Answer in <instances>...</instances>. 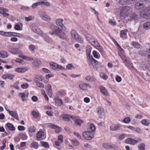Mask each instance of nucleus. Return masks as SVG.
Masks as SVG:
<instances>
[{
    "mask_svg": "<svg viewBox=\"0 0 150 150\" xmlns=\"http://www.w3.org/2000/svg\"><path fill=\"white\" fill-rule=\"evenodd\" d=\"M36 129V128L35 126H30L28 128V131L30 132H34Z\"/></svg>",
    "mask_w": 150,
    "mask_h": 150,
    "instance_id": "nucleus-51",
    "label": "nucleus"
},
{
    "mask_svg": "<svg viewBox=\"0 0 150 150\" xmlns=\"http://www.w3.org/2000/svg\"><path fill=\"white\" fill-rule=\"evenodd\" d=\"M36 83L37 86L38 87L41 88H44V85L43 84L40 82L39 81H37L36 82Z\"/></svg>",
    "mask_w": 150,
    "mask_h": 150,
    "instance_id": "nucleus-48",
    "label": "nucleus"
},
{
    "mask_svg": "<svg viewBox=\"0 0 150 150\" xmlns=\"http://www.w3.org/2000/svg\"><path fill=\"white\" fill-rule=\"evenodd\" d=\"M125 65L129 68H133V66L132 63L130 62L129 61L127 60L124 63Z\"/></svg>",
    "mask_w": 150,
    "mask_h": 150,
    "instance_id": "nucleus-45",
    "label": "nucleus"
},
{
    "mask_svg": "<svg viewBox=\"0 0 150 150\" xmlns=\"http://www.w3.org/2000/svg\"><path fill=\"white\" fill-rule=\"evenodd\" d=\"M28 70V69L25 68H17L15 70V71L19 73H23Z\"/></svg>",
    "mask_w": 150,
    "mask_h": 150,
    "instance_id": "nucleus-28",
    "label": "nucleus"
},
{
    "mask_svg": "<svg viewBox=\"0 0 150 150\" xmlns=\"http://www.w3.org/2000/svg\"><path fill=\"white\" fill-rule=\"evenodd\" d=\"M63 21V19H57L56 21V23L57 25L60 26L62 29L65 31L66 30V28L63 25V24L62 23Z\"/></svg>",
    "mask_w": 150,
    "mask_h": 150,
    "instance_id": "nucleus-16",
    "label": "nucleus"
},
{
    "mask_svg": "<svg viewBox=\"0 0 150 150\" xmlns=\"http://www.w3.org/2000/svg\"><path fill=\"white\" fill-rule=\"evenodd\" d=\"M119 56L121 58L122 60V61L124 63L127 60V57L125 55L122 54H119Z\"/></svg>",
    "mask_w": 150,
    "mask_h": 150,
    "instance_id": "nucleus-49",
    "label": "nucleus"
},
{
    "mask_svg": "<svg viewBox=\"0 0 150 150\" xmlns=\"http://www.w3.org/2000/svg\"><path fill=\"white\" fill-rule=\"evenodd\" d=\"M93 54L94 58L96 59H99L100 57V54L96 50H93Z\"/></svg>",
    "mask_w": 150,
    "mask_h": 150,
    "instance_id": "nucleus-41",
    "label": "nucleus"
},
{
    "mask_svg": "<svg viewBox=\"0 0 150 150\" xmlns=\"http://www.w3.org/2000/svg\"><path fill=\"white\" fill-rule=\"evenodd\" d=\"M20 137L23 140L26 139L28 138V136L25 133H22L19 134Z\"/></svg>",
    "mask_w": 150,
    "mask_h": 150,
    "instance_id": "nucleus-37",
    "label": "nucleus"
},
{
    "mask_svg": "<svg viewBox=\"0 0 150 150\" xmlns=\"http://www.w3.org/2000/svg\"><path fill=\"white\" fill-rule=\"evenodd\" d=\"M100 75L101 78H102L104 80H106L108 79V76L105 75V74L101 73L100 74Z\"/></svg>",
    "mask_w": 150,
    "mask_h": 150,
    "instance_id": "nucleus-57",
    "label": "nucleus"
},
{
    "mask_svg": "<svg viewBox=\"0 0 150 150\" xmlns=\"http://www.w3.org/2000/svg\"><path fill=\"white\" fill-rule=\"evenodd\" d=\"M44 40L48 42L50 41L51 40V39L47 35L44 36Z\"/></svg>",
    "mask_w": 150,
    "mask_h": 150,
    "instance_id": "nucleus-60",
    "label": "nucleus"
},
{
    "mask_svg": "<svg viewBox=\"0 0 150 150\" xmlns=\"http://www.w3.org/2000/svg\"><path fill=\"white\" fill-rule=\"evenodd\" d=\"M121 125L120 124L112 125L110 127V129L111 131H115L120 129Z\"/></svg>",
    "mask_w": 150,
    "mask_h": 150,
    "instance_id": "nucleus-25",
    "label": "nucleus"
},
{
    "mask_svg": "<svg viewBox=\"0 0 150 150\" xmlns=\"http://www.w3.org/2000/svg\"><path fill=\"white\" fill-rule=\"evenodd\" d=\"M6 110L12 117H13L17 120H19L18 115L16 112L14 111L10 110L9 109Z\"/></svg>",
    "mask_w": 150,
    "mask_h": 150,
    "instance_id": "nucleus-21",
    "label": "nucleus"
},
{
    "mask_svg": "<svg viewBox=\"0 0 150 150\" xmlns=\"http://www.w3.org/2000/svg\"><path fill=\"white\" fill-rule=\"evenodd\" d=\"M119 3L120 4L122 5L127 4V0H119Z\"/></svg>",
    "mask_w": 150,
    "mask_h": 150,
    "instance_id": "nucleus-55",
    "label": "nucleus"
},
{
    "mask_svg": "<svg viewBox=\"0 0 150 150\" xmlns=\"http://www.w3.org/2000/svg\"><path fill=\"white\" fill-rule=\"evenodd\" d=\"M86 54L87 59H90L91 56V51L92 50V47L90 45H87L86 47Z\"/></svg>",
    "mask_w": 150,
    "mask_h": 150,
    "instance_id": "nucleus-19",
    "label": "nucleus"
},
{
    "mask_svg": "<svg viewBox=\"0 0 150 150\" xmlns=\"http://www.w3.org/2000/svg\"><path fill=\"white\" fill-rule=\"evenodd\" d=\"M18 129L19 131H24L25 130V128L24 126L19 125L18 127Z\"/></svg>",
    "mask_w": 150,
    "mask_h": 150,
    "instance_id": "nucleus-62",
    "label": "nucleus"
},
{
    "mask_svg": "<svg viewBox=\"0 0 150 150\" xmlns=\"http://www.w3.org/2000/svg\"><path fill=\"white\" fill-rule=\"evenodd\" d=\"M14 77V75L11 74H6L2 76V78L4 79H8L12 80Z\"/></svg>",
    "mask_w": 150,
    "mask_h": 150,
    "instance_id": "nucleus-17",
    "label": "nucleus"
},
{
    "mask_svg": "<svg viewBox=\"0 0 150 150\" xmlns=\"http://www.w3.org/2000/svg\"><path fill=\"white\" fill-rule=\"evenodd\" d=\"M130 8H131L129 6H123L121 8L120 11V13H127L130 10Z\"/></svg>",
    "mask_w": 150,
    "mask_h": 150,
    "instance_id": "nucleus-30",
    "label": "nucleus"
},
{
    "mask_svg": "<svg viewBox=\"0 0 150 150\" xmlns=\"http://www.w3.org/2000/svg\"><path fill=\"white\" fill-rule=\"evenodd\" d=\"M143 28L146 30L150 29V23L146 22L144 23L143 25Z\"/></svg>",
    "mask_w": 150,
    "mask_h": 150,
    "instance_id": "nucleus-36",
    "label": "nucleus"
},
{
    "mask_svg": "<svg viewBox=\"0 0 150 150\" xmlns=\"http://www.w3.org/2000/svg\"><path fill=\"white\" fill-rule=\"evenodd\" d=\"M100 91L104 95L107 96L108 95V92L106 88L103 86H100L99 87Z\"/></svg>",
    "mask_w": 150,
    "mask_h": 150,
    "instance_id": "nucleus-22",
    "label": "nucleus"
},
{
    "mask_svg": "<svg viewBox=\"0 0 150 150\" xmlns=\"http://www.w3.org/2000/svg\"><path fill=\"white\" fill-rule=\"evenodd\" d=\"M33 32L40 35L43 36V33L41 30L36 26H32L31 28Z\"/></svg>",
    "mask_w": 150,
    "mask_h": 150,
    "instance_id": "nucleus-10",
    "label": "nucleus"
},
{
    "mask_svg": "<svg viewBox=\"0 0 150 150\" xmlns=\"http://www.w3.org/2000/svg\"><path fill=\"white\" fill-rule=\"evenodd\" d=\"M138 142V141L134 140L131 138L127 139L125 140V142L127 144H129L132 145H134Z\"/></svg>",
    "mask_w": 150,
    "mask_h": 150,
    "instance_id": "nucleus-14",
    "label": "nucleus"
},
{
    "mask_svg": "<svg viewBox=\"0 0 150 150\" xmlns=\"http://www.w3.org/2000/svg\"><path fill=\"white\" fill-rule=\"evenodd\" d=\"M82 135L83 137L87 140L91 139L94 137L93 132L89 131L83 132Z\"/></svg>",
    "mask_w": 150,
    "mask_h": 150,
    "instance_id": "nucleus-8",
    "label": "nucleus"
},
{
    "mask_svg": "<svg viewBox=\"0 0 150 150\" xmlns=\"http://www.w3.org/2000/svg\"><path fill=\"white\" fill-rule=\"evenodd\" d=\"M34 17L30 16H29L28 17H25V19L26 21H28L33 20L34 19Z\"/></svg>",
    "mask_w": 150,
    "mask_h": 150,
    "instance_id": "nucleus-59",
    "label": "nucleus"
},
{
    "mask_svg": "<svg viewBox=\"0 0 150 150\" xmlns=\"http://www.w3.org/2000/svg\"><path fill=\"white\" fill-rule=\"evenodd\" d=\"M40 143L41 146L44 147L48 149L49 148V144L47 142L41 141L40 142Z\"/></svg>",
    "mask_w": 150,
    "mask_h": 150,
    "instance_id": "nucleus-38",
    "label": "nucleus"
},
{
    "mask_svg": "<svg viewBox=\"0 0 150 150\" xmlns=\"http://www.w3.org/2000/svg\"><path fill=\"white\" fill-rule=\"evenodd\" d=\"M54 101L56 105L58 106H61L63 104L62 100L57 96L55 97Z\"/></svg>",
    "mask_w": 150,
    "mask_h": 150,
    "instance_id": "nucleus-23",
    "label": "nucleus"
},
{
    "mask_svg": "<svg viewBox=\"0 0 150 150\" xmlns=\"http://www.w3.org/2000/svg\"><path fill=\"white\" fill-rule=\"evenodd\" d=\"M88 61L89 65H91L95 70H97V66L98 64V62L95 59L91 56L90 59H87Z\"/></svg>",
    "mask_w": 150,
    "mask_h": 150,
    "instance_id": "nucleus-5",
    "label": "nucleus"
},
{
    "mask_svg": "<svg viewBox=\"0 0 150 150\" xmlns=\"http://www.w3.org/2000/svg\"><path fill=\"white\" fill-rule=\"evenodd\" d=\"M90 128L92 131V132L95 131L96 128L95 126L93 124H91L90 126Z\"/></svg>",
    "mask_w": 150,
    "mask_h": 150,
    "instance_id": "nucleus-61",
    "label": "nucleus"
},
{
    "mask_svg": "<svg viewBox=\"0 0 150 150\" xmlns=\"http://www.w3.org/2000/svg\"><path fill=\"white\" fill-rule=\"evenodd\" d=\"M74 68V67L71 64H69L66 66V69H71Z\"/></svg>",
    "mask_w": 150,
    "mask_h": 150,
    "instance_id": "nucleus-56",
    "label": "nucleus"
},
{
    "mask_svg": "<svg viewBox=\"0 0 150 150\" xmlns=\"http://www.w3.org/2000/svg\"><path fill=\"white\" fill-rule=\"evenodd\" d=\"M35 46L34 45H30L29 46V49L32 51V52H34V50L35 49Z\"/></svg>",
    "mask_w": 150,
    "mask_h": 150,
    "instance_id": "nucleus-50",
    "label": "nucleus"
},
{
    "mask_svg": "<svg viewBox=\"0 0 150 150\" xmlns=\"http://www.w3.org/2000/svg\"><path fill=\"white\" fill-rule=\"evenodd\" d=\"M97 113L100 115H102L104 113V109L103 108L99 107L98 108Z\"/></svg>",
    "mask_w": 150,
    "mask_h": 150,
    "instance_id": "nucleus-47",
    "label": "nucleus"
},
{
    "mask_svg": "<svg viewBox=\"0 0 150 150\" xmlns=\"http://www.w3.org/2000/svg\"><path fill=\"white\" fill-rule=\"evenodd\" d=\"M132 45L134 47L137 48H139L141 47V45L138 42H132Z\"/></svg>",
    "mask_w": 150,
    "mask_h": 150,
    "instance_id": "nucleus-42",
    "label": "nucleus"
},
{
    "mask_svg": "<svg viewBox=\"0 0 150 150\" xmlns=\"http://www.w3.org/2000/svg\"><path fill=\"white\" fill-rule=\"evenodd\" d=\"M20 96L21 97L22 100L23 101H24L26 100V99L25 98L26 96H27V97L28 95V92H27L26 93V94H24V93H19Z\"/></svg>",
    "mask_w": 150,
    "mask_h": 150,
    "instance_id": "nucleus-40",
    "label": "nucleus"
},
{
    "mask_svg": "<svg viewBox=\"0 0 150 150\" xmlns=\"http://www.w3.org/2000/svg\"><path fill=\"white\" fill-rule=\"evenodd\" d=\"M88 85L87 83H85L82 84H80L79 85V87L82 90H86L87 88Z\"/></svg>",
    "mask_w": 150,
    "mask_h": 150,
    "instance_id": "nucleus-44",
    "label": "nucleus"
},
{
    "mask_svg": "<svg viewBox=\"0 0 150 150\" xmlns=\"http://www.w3.org/2000/svg\"><path fill=\"white\" fill-rule=\"evenodd\" d=\"M51 28L53 32H50L49 33L50 34L52 35L54 34H55L57 35L59 38L63 40H65L67 38L65 34L59 28L54 25H52L51 27Z\"/></svg>",
    "mask_w": 150,
    "mask_h": 150,
    "instance_id": "nucleus-1",
    "label": "nucleus"
},
{
    "mask_svg": "<svg viewBox=\"0 0 150 150\" xmlns=\"http://www.w3.org/2000/svg\"><path fill=\"white\" fill-rule=\"evenodd\" d=\"M91 44L97 49L100 53H103L104 52V50L102 47L100 45V44L96 40L94 39L92 41V42L91 43Z\"/></svg>",
    "mask_w": 150,
    "mask_h": 150,
    "instance_id": "nucleus-6",
    "label": "nucleus"
},
{
    "mask_svg": "<svg viewBox=\"0 0 150 150\" xmlns=\"http://www.w3.org/2000/svg\"><path fill=\"white\" fill-rule=\"evenodd\" d=\"M62 120L64 121H68L71 118L74 121V123L76 126H80L83 122L82 120L80 119L77 117H74L68 114H63L62 116Z\"/></svg>",
    "mask_w": 150,
    "mask_h": 150,
    "instance_id": "nucleus-2",
    "label": "nucleus"
},
{
    "mask_svg": "<svg viewBox=\"0 0 150 150\" xmlns=\"http://www.w3.org/2000/svg\"><path fill=\"white\" fill-rule=\"evenodd\" d=\"M126 136L127 134H122L118 137V139L120 140H121L124 139Z\"/></svg>",
    "mask_w": 150,
    "mask_h": 150,
    "instance_id": "nucleus-52",
    "label": "nucleus"
},
{
    "mask_svg": "<svg viewBox=\"0 0 150 150\" xmlns=\"http://www.w3.org/2000/svg\"><path fill=\"white\" fill-rule=\"evenodd\" d=\"M85 79L86 81L89 82L95 81L96 79L93 76H88L85 77Z\"/></svg>",
    "mask_w": 150,
    "mask_h": 150,
    "instance_id": "nucleus-34",
    "label": "nucleus"
},
{
    "mask_svg": "<svg viewBox=\"0 0 150 150\" xmlns=\"http://www.w3.org/2000/svg\"><path fill=\"white\" fill-rule=\"evenodd\" d=\"M144 6V1L141 0L137 2L135 5V7L137 9H139L142 8Z\"/></svg>",
    "mask_w": 150,
    "mask_h": 150,
    "instance_id": "nucleus-13",
    "label": "nucleus"
},
{
    "mask_svg": "<svg viewBox=\"0 0 150 150\" xmlns=\"http://www.w3.org/2000/svg\"><path fill=\"white\" fill-rule=\"evenodd\" d=\"M138 19V16L134 13L131 14L129 18V20L131 21L132 20H137Z\"/></svg>",
    "mask_w": 150,
    "mask_h": 150,
    "instance_id": "nucleus-33",
    "label": "nucleus"
},
{
    "mask_svg": "<svg viewBox=\"0 0 150 150\" xmlns=\"http://www.w3.org/2000/svg\"><path fill=\"white\" fill-rule=\"evenodd\" d=\"M7 47L8 51L12 54H19L21 52V51L18 48H15L13 47H11L10 45H8Z\"/></svg>",
    "mask_w": 150,
    "mask_h": 150,
    "instance_id": "nucleus-9",
    "label": "nucleus"
},
{
    "mask_svg": "<svg viewBox=\"0 0 150 150\" xmlns=\"http://www.w3.org/2000/svg\"><path fill=\"white\" fill-rule=\"evenodd\" d=\"M85 37L87 40L90 43L91 42H92V41L94 39L93 37L88 34H86Z\"/></svg>",
    "mask_w": 150,
    "mask_h": 150,
    "instance_id": "nucleus-31",
    "label": "nucleus"
},
{
    "mask_svg": "<svg viewBox=\"0 0 150 150\" xmlns=\"http://www.w3.org/2000/svg\"><path fill=\"white\" fill-rule=\"evenodd\" d=\"M140 14L141 17L142 18L150 19V9L149 8H145L140 11Z\"/></svg>",
    "mask_w": 150,
    "mask_h": 150,
    "instance_id": "nucleus-3",
    "label": "nucleus"
},
{
    "mask_svg": "<svg viewBox=\"0 0 150 150\" xmlns=\"http://www.w3.org/2000/svg\"><path fill=\"white\" fill-rule=\"evenodd\" d=\"M45 132L42 129L40 130L36 134L37 140L40 141L44 139L45 138Z\"/></svg>",
    "mask_w": 150,
    "mask_h": 150,
    "instance_id": "nucleus-7",
    "label": "nucleus"
},
{
    "mask_svg": "<svg viewBox=\"0 0 150 150\" xmlns=\"http://www.w3.org/2000/svg\"><path fill=\"white\" fill-rule=\"evenodd\" d=\"M48 126L49 127L55 129V132L56 133H59L60 132L61 128L59 126L55 125L51 123H49L47 124Z\"/></svg>",
    "mask_w": 150,
    "mask_h": 150,
    "instance_id": "nucleus-12",
    "label": "nucleus"
},
{
    "mask_svg": "<svg viewBox=\"0 0 150 150\" xmlns=\"http://www.w3.org/2000/svg\"><path fill=\"white\" fill-rule=\"evenodd\" d=\"M127 31H128V30L127 29L121 30L120 32V37L124 39H126Z\"/></svg>",
    "mask_w": 150,
    "mask_h": 150,
    "instance_id": "nucleus-20",
    "label": "nucleus"
},
{
    "mask_svg": "<svg viewBox=\"0 0 150 150\" xmlns=\"http://www.w3.org/2000/svg\"><path fill=\"white\" fill-rule=\"evenodd\" d=\"M72 144L75 146H77L79 144V141L76 139L72 140L71 141Z\"/></svg>",
    "mask_w": 150,
    "mask_h": 150,
    "instance_id": "nucleus-54",
    "label": "nucleus"
},
{
    "mask_svg": "<svg viewBox=\"0 0 150 150\" xmlns=\"http://www.w3.org/2000/svg\"><path fill=\"white\" fill-rule=\"evenodd\" d=\"M115 80L117 82H120L122 81V78L119 76H117L115 78Z\"/></svg>",
    "mask_w": 150,
    "mask_h": 150,
    "instance_id": "nucleus-64",
    "label": "nucleus"
},
{
    "mask_svg": "<svg viewBox=\"0 0 150 150\" xmlns=\"http://www.w3.org/2000/svg\"><path fill=\"white\" fill-rule=\"evenodd\" d=\"M31 114L33 116L34 118L35 119L38 118L39 116V114L35 110H33L31 112Z\"/></svg>",
    "mask_w": 150,
    "mask_h": 150,
    "instance_id": "nucleus-46",
    "label": "nucleus"
},
{
    "mask_svg": "<svg viewBox=\"0 0 150 150\" xmlns=\"http://www.w3.org/2000/svg\"><path fill=\"white\" fill-rule=\"evenodd\" d=\"M141 122L143 125L146 126H148L150 124L149 120L147 119L142 120L141 121Z\"/></svg>",
    "mask_w": 150,
    "mask_h": 150,
    "instance_id": "nucleus-35",
    "label": "nucleus"
},
{
    "mask_svg": "<svg viewBox=\"0 0 150 150\" xmlns=\"http://www.w3.org/2000/svg\"><path fill=\"white\" fill-rule=\"evenodd\" d=\"M39 15L43 20L47 21H50V17L46 15L44 12H40Z\"/></svg>",
    "mask_w": 150,
    "mask_h": 150,
    "instance_id": "nucleus-15",
    "label": "nucleus"
},
{
    "mask_svg": "<svg viewBox=\"0 0 150 150\" xmlns=\"http://www.w3.org/2000/svg\"><path fill=\"white\" fill-rule=\"evenodd\" d=\"M39 146L38 143L36 142H32L30 145V147L32 149H37Z\"/></svg>",
    "mask_w": 150,
    "mask_h": 150,
    "instance_id": "nucleus-24",
    "label": "nucleus"
},
{
    "mask_svg": "<svg viewBox=\"0 0 150 150\" xmlns=\"http://www.w3.org/2000/svg\"><path fill=\"white\" fill-rule=\"evenodd\" d=\"M22 58L23 59L26 60L27 61H32L33 59L32 57H30L25 56H22Z\"/></svg>",
    "mask_w": 150,
    "mask_h": 150,
    "instance_id": "nucleus-58",
    "label": "nucleus"
},
{
    "mask_svg": "<svg viewBox=\"0 0 150 150\" xmlns=\"http://www.w3.org/2000/svg\"><path fill=\"white\" fill-rule=\"evenodd\" d=\"M66 94V92L64 90H61L56 92V95L59 96H65Z\"/></svg>",
    "mask_w": 150,
    "mask_h": 150,
    "instance_id": "nucleus-32",
    "label": "nucleus"
},
{
    "mask_svg": "<svg viewBox=\"0 0 150 150\" xmlns=\"http://www.w3.org/2000/svg\"><path fill=\"white\" fill-rule=\"evenodd\" d=\"M145 145L143 143L139 144L138 146L139 150H145Z\"/></svg>",
    "mask_w": 150,
    "mask_h": 150,
    "instance_id": "nucleus-43",
    "label": "nucleus"
},
{
    "mask_svg": "<svg viewBox=\"0 0 150 150\" xmlns=\"http://www.w3.org/2000/svg\"><path fill=\"white\" fill-rule=\"evenodd\" d=\"M50 67L52 69L56 70L58 69V64L55 62H51L49 64Z\"/></svg>",
    "mask_w": 150,
    "mask_h": 150,
    "instance_id": "nucleus-26",
    "label": "nucleus"
},
{
    "mask_svg": "<svg viewBox=\"0 0 150 150\" xmlns=\"http://www.w3.org/2000/svg\"><path fill=\"white\" fill-rule=\"evenodd\" d=\"M32 64L33 67L38 69L40 67V65L41 64V62L40 59L37 58L33 60Z\"/></svg>",
    "mask_w": 150,
    "mask_h": 150,
    "instance_id": "nucleus-11",
    "label": "nucleus"
},
{
    "mask_svg": "<svg viewBox=\"0 0 150 150\" xmlns=\"http://www.w3.org/2000/svg\"><path fill=\"white\" fill-rule=\"evenodd\" d=\"M29 85L27 83L23 84L21 86V87L23 89H26L28 88Z\"/></svg>",
    "mask_w": 150,
    "mask_h": 150,
    "instance_id": "nucleus-63",
    "label": "nucleus"
},
{
    "mask_svg": "<svg viewBox=\"0 0 150 150\" xmlns=\"http://www.w3.org/2000/svg\"><path fill=\"white\" fill-rule=\"evenodd\" d=\"M8 54L5 51H2L0 52V57L2 58H5L7 57Z\"/></svg>",
    "mask_w": 150,
    "mask_h": 150,
    "instance_id": "nucleus-39",
    "label": "nucleus"
},
{
    "mask_svg": "<svg viewBox=\"0 0 150 150\" xmlns=\"http://www.w3.org/2000/svg\"><path fill=\"white\" fill-rule=\"evenodd\" d=\"M103 147L108 149H113L115 147V146L113 145H110L108 143H104L103 144Z\"/></svg>",
    "mask_w": 150,
    "mask_h": 150,
    "instance_id": "nucleus-29",
    "label": "nucleus"
},
{
    "mask_svg": "<svg viewBox=\"0 0 150 150\" xmlns=\"http://www.w3.org/2000/svg\"><path fill=\"white\" fill-rule=\"evenodd\" d=\"M130 122V119L129 117H125L123 120V122L126 123H129Z\"/></svg>",
    "mask_w": 150,
    "mask_h": 150,
    "instance_id": "nucleus-53",
    "label": "nucleus"
},
{
    "mask_svg": "<svg viewBox=\"0 0 150 150\" xmlns=\"http://www.w3.org/2000/svg\"><path fill=\"white\" fill-rule=\"evenodd\" d=\"M6 126L7 128V129L10 131H15L16 129V128L11 123H7L6 124Z\"/></svg>",
    "mask_w": 150,
    "mask_h": 150,
    "instance_id": "nucleus-27",
    "label": "nucleus"
},
{
    "mask_svg": "<svg viewBox=\"0 0 150 150\" xmlns=\"http://www.w3.org/2000/svg\"><path fill=\"white\" fill-rule=\"evenodd\" d=\"M45 89L46 90L48 95L50 97L52 96V90L51 86L50 84H47L45 86Z\"/></svg>",
    "mask_w": 150,
    "mask_h": 150,
    "instance_id": "nucleus-18",
    "label": "nucleus"
},
{
    "mask_svg": "<svg viewBox=\"0 0 150 150\" xmlns=\"http://www.w3.org/2000/svg\"><path fill=\"white\" fill-rule=\"evenodd\" d=\"M71 32L72 36L79 43H82L83 42V39L80 35L78 34L76 31L72 30Z\"/></svg>",
    "mask_w": 150,
    "mask_h": 150,
    "instance_id": "nucleus-4",
    "label": "nucleus"
}]
</instances>
